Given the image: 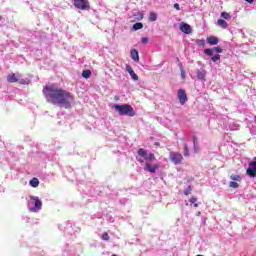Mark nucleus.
Instances as JSON below:
<instances>
[{"instance_id": "f257e3e1", "label": "nucleus", "mask_w": 256, "mask_h": 256, "mask_svg": "<svg viewBox=\"0 0 256 256\" xmlns=\"http://www.w3.org/2000/svg\"><path fill=\"white\" fill-rule=\"evenodd\" d=\"M43 95L48 103L63 107V109H71V103L75 101L73 94L53 84L46 85L43 88Z\"/></svg>"}, {"instance_id": "f03ea898", "label": "nucleus", "mask_w": 256, "mask_h": 256, "mask_svg": "<svg viewBox=\"0 0 256 256\" xmlns=\"http://www.w3.org/2000/svg\"><path fill=\"white\" fill-rule=\"evenodd\" d=\"M137 154L139 155V157H144L146 171H148L149 173H157V171H159L158 163L151 164L152 161H155L157 159L155 157V154H147V150L143 148L138 149Z\"/></svg>"}, {"instance_id": "7ed1b4c3", "label": "nucleus", "mask_w": 256, "mask_h": 256, "mask_svg": "<svg viewBox=\"0 0 256 256\" xmlns=\"http://www.w3.org/2000/svg\"><path fill=\"white\" fill-rule=\"evenodd\" d=\"M115 111L119 113V115H127L128 117H135V110L129 104H115L114 106Z\"/></svg>"}, {"instance_id": "20e7f679", "label": "nucleus", "mask_w": 256, "mask_h": 256, "mask_svg": "<svg viewBox=\"0 0 256 256\" xmlns=\"http://www.w3.org/2000/svg\"><path fill=\"white\" fill-rule=\"evenodd\" d=\"M73 5L76 9H80V11H88V9H91V6L89 5V0H72Z\"/></svg>"}, {"instance_id": "39448f33", "label": "nucleus", "mask_w": 256, "mask_h": 256, "mask_svg": "<svg viewBox=\"0 0 256 256\" xmlns=\"http://www.w3.org/2000/svg\"><path fill=\"white\" fill-rule=\"evenodd\" d=\"M169 157L174 165H181L183 163V155L179 152H170Z\"/></svg>"}, {"instance_id": "423d86ee", "label": "nucleus", "mask_w": 256, "mask_h": 256, "mask_svg": "<svg viewBox=\"0 0 256 256\" xmlns=\"http://www.w3.org/2000/svg\"><path fill=\"white\" fill-rule=\"evenodd\" d=\"M20 79L21 74L12 73L7 76L8 83H20V85H25V80Z\"/></svg>"}, {"instance_id": "0eeeda50", "label": "nucleus", "mask_w": 256, "mask_h": 256, "mask_svg": "<svg viewBox=\"0 0 256 256\" xmlns=\"http://www.w3.org/2000/svg\"><path fill=\"white\" fill-rule=\"evenodd\" d=\"M31 201L34 202V207L30 209V211L37 213V211H41V207H43V202L39 200L37 196H31Z\"/></svg>"}, {"instance_id": "6e6552de", "label": "nucleus", "mask_w": 256, "mask_h": 256, "mask_svg": "<svg viewBox=\"0 0 256 256\" xmlns=\"http://www.w3.org/2000/svg\"><path fill=\"white\" fill-rule=\"evenodd\" d=\"M247 175L249 177H256V158L252 162L249 163V167L246 170Z\"/></svg>"}, {"instance_id": "1a4fd4ad", "label": "nucleus", "mask_w": 256, "mask_h": 256, "mask_svg": "<svg viewBox=\"0 0 256 256\" xmlns=\"http://www.w3.org/2000/svg\"><path fill=\"white\" fill-rule=\"evenodd\" d=\"M223 51V48L221 47H214V48H207L204 50L205 55H208V57H213V53H221Z\"/></svg>"}, {"instance_id": "9d476101", "label": "nucleus", "mask_w": 256, "mask_h": 256, "mask_svg": "<svg viewBox=\"0 0 256 256\" xmlns=\"http://www.w3.org/2000/svg\"><path fill=\"white\" fill-rule=\"evenodd\" d=\"M178 99L181 105H185L187 103V92L183 89L178 90Z\"/></svg>"}, {"instance_id": "9b49d317", "label": "nucleus", "mask_w": 256, "mask_h": 256, "mask_svg": "<svg viewBox=\"0 0 256 256\" xmlns=\"http://www.w3.org/2000/svg\"><path fill=\"white\" fill-rule=\"evenodd\" d=\"M180 31H182V33H185L186 35H190V33H192V29H191V25L182 22L180 24Z\"/></svg>"}, {"instance_id": "f8f14e48", "label": "nucleus", "mask_w": 256, "mask_h": 256, "mask_svg": "<svg viewBox=\"0 0 256 256\" xmlns=\"http://www.w3.org/2000/svg\"><path fill=\"white\" fill-rule=\"evenodd\" d=\"M130 57L135 61V63H139V52L136 49L131 50Z\"/></svg>"}, {"instance_id": "ddd939ff", "label": "nucleus", "mask_w": 256, "mask_h": 256, "mask_svg": "<svg viewBox=\"0 0 256 256\" xmlns=\"http://www.w3.org/2000/svg\"><path fill=\"white\" fill-rule=\"evenodd\" d=\"M207 43L209 45H217V43H219V38H217L215 36H209V37H207Z\"/></svg>"}, {"instance_id": "4468645a", "label": "nucleus", "mask_w": 256, "mask_h": 256, "mask_svg": "<svg viewBox=\"0 0 256 256\" xmlns=\"http://www.w3.org/2000/svg\"><path fill=\"white\" fill-rule=\"evenodd\" d=\"M217 25H218V27H221V29H227L229 27V24L227 23V21H225L223 19H218Z\"/></svg>"}, {"instance_id": "2eb2a0df", "label": "nucleus", "mask_w": 256, "mask_h": 256, "mask_svg": "<svg viewBox=\"0 0 256 256\" xmlns=\"http://www.w3.org/2000/svg\"><path fill=\"white\" fill-rule=\"evenodd\" d=\"M205 77H206V73L205 70H198L197 71V79H199L200 81H205Z\"/></svg>"}, {"instance_id": "dca6fc26", "label": "nucleus", "mask_w": 256, "mask_h": 256, "mask_svg": "<svg viewBox=\"0 0 256 256\" xmlns=\"http://www.w3.org/2000/svg\"><path fill=\"white\" fill-rule=\"evenodd\" d=\"M220 17L222 19H226V21H231V14H229L228 12H222L220 14Z\"/></svg>"}, {"instance_id": "f3484780", "label": "nucleus", "mask_w": 256, "mask_h": 256, "mask_svg": "<svg viewBox=\"0 0 256 256\" xmlns=\"http://www.w3.org/2000/svg\"><path fill=\"white\" fill-rule=\"evenodd\" d=\"M30 185H31V187H39V179H37V178H33V179H31L30 180Z\"/></svg>"}, {"instance_id": "a211bd4d", "label": "nucleus", "mask_w": 256, "mask_h": 256, "mask_svg": "<svg viewBox=\"0 0 256 256\" xmlns=\"http://www.w3.org/2000/svg\"><path fill=\"white\" fill-rule=\"evenodd\" d=\"M134 31H139V29H143V23L137 22L133 25Z\"/></svg>"}, {"instance_id": "6ab92c4d", "label": "nucleus", "mask_w": 256, "mask_h": 256, "mask_svg": "<svg viewBox=\"0 0 256 256\" xmlns=\"http://www.w3.org/2000/svg\"><path fill=\"white\" fill-rule=\"evenodd\" d=\"M82 77H84V79H89V77H91V70H84L82 72Z\"/></svg>"}, {"instance_id": "aec40b11", "label": "nucleus", "mask_w": 256, "mask_h": 256, "mask_svg": "<svg viewBox=\"0 0 256 256\" xmlns=\"http://www.w3.org/2000/svg\"><path fill=\"white\" fill-rule=\"evenodd\" d=\"M191 154L189 153V146L187 143H184V157H189Z\"/></svg>"}, {"instance_id": "412c9836", "label": "nucleus", "mask_w": 256, "mask_h": 256, "mask_svg": "<svg viewBox=\"0 0 256 256\" xmlns=\"http://www.w3.org/2000/svg\"><path fill=\"white\" fill-rule=\"evenodd\" d=\"M149 21H157V13L155 12H151L150 15H149Z\"/></svg>"}, {"instance_id": "4be33fe9", "label": "nucleus", "mask_w": 256, "mask_h": 256, "mask_svg": "<svg viewBox=\"0 0 256 256\" xmlns=\"http://www.w3.org/2000/svg\"><path fill=\"white\" fill-rule=\"evenodd\" d=\"M230 179H231L232 181H241V175L232 174V175L230 176Z\"/></svg>"}, {"instance_id": "5701e85b", "label": "nucleus", "mask_w": 256, "mask_h": 256, "mask_svg": "<svg viewBox=\"0 0 256 256\" xmlns=\"http://www.w3.org/2000/svg\"><path fill=\"white\" fill-rule=\"evenodd\" d=\"M189 202L191 203V205H194L195 208L199 207V204H197V198L196 197L190 198Z\"/></svg>"}, {"instance_id": "b1692460", "label": "nucleus", "mask_w": 256, "mask_h": 256, "mask_svg": "<svg viewBox=\"0 0 256 256\" xmlns=\"http://www.w3.org/2000/svg\"><path fill=\"white\" fill-rule=\"evenodd\" d=\"M220 59H221V55L216 54V55H214V56L211 58V61H212L213 63H217V61H219Z\"/></svg>"}, {"instance_id": "393cba45", "label": "nucleus", "mask_w": 256, "mask_h": 256, "mask_svg": "<svg viewBox=\"0 0 256 256\" xmlns=\"http://www.w3.org/2000/svg\"><path fill=\"white\" fill-rule=\"evenodd\" d=\"M229 187H231L232 189H237L239 187V183H237L235 181H231L229 183Z\"/></svg>"}, {"instance_id": "a878e982", "label": "nucleus", "mask_w": 256, "mask_h": 256, "mask_svg": "<svg viewBox=\"0 0 256 256\" xmlns=\"http://www.w3.org/2000/svg\"><path fill=\"white\" fill-rule=\"evenodd\" d=\"M130 76L132 77L133 81H139V76L135 73V71H132Z\"/></svg>"}, {"instance_id": "bb28decb", "label": "nucleus", "mask_w": 256, "mask_h": 256, "mask_svg": "<svg viewBox=\"0 0 256 256\" xmlns=\"http://www.w3.org/2000/svg\"><path fill=\"white\" fill-rule=\"evenodd\" d=\"M102 239H103V241H109V239H110L109 233L104 232V233L102 234Z\"/></svg>"}, {"instance_id": "cd10ccee", "label": "nucleus", "mask_w": 256, "mask_h": 256, "mask_svg": "<svg viewBox=\"0 0 256 256\" xmlns=\"http://www.w3.org/2000/svg\"><path fill=\"white\" fill-rule=\"evenodd\" d=\"M192 188L191 186H188L187 189L184 191V195H191Z\"/></svg>"}, {"instance_id": "c85d7f7f", "label": "nucleus", "mask_w": 256, "mask_h": 256, "mask_svg": "<svg viewBox=\"0 0 256 256\" xmlns=\"http://www.w3.org/2000/svg\"><path fill=\"white\" fill-rule=\"evenodd\" d=\"M196 43H197V45H199L200 47L205 46V40H197Z\"/></svg>"}, {"instance_id": "c756f323", "label": "nucleus", "mask_w": 256, "mask_h": 256, "mask_svg": "<svg viewBox=\"0 0 256 256\" xmlns=\"http://www.w3.org/2000/svg\"><path fill=\"white\" fill-rule=\"evenodd\" d=\"M197 143H199V139L197 138V135H194V139H193L194 147H197Z\"/></svg>"}, {"instance_id": "7c9ffc66", "label": "nucleus", "mask_w": 256, "mask_h": 256, "mask_svg": "<svg viewBox=\"0 0 256 256\" xmlns=\"http://www.w3.org/2000/svg\"><path fill=\"white\" fill-rule=\"evenodd\" d=\"M126 71L129 73V75H131L133 68L129 65L126 66Z\"/></svg>"}, {"instance_id": "2f4dec72", "label": "nucleus", "mask_w": 256, "mask_h": 256, "mask_svg": "<svg viewBox=\"0 0 256 256\" xmlns=\"http://www.w3.org/2000/svg\"><path fill=\"white\" fill-rule=\"evenodd\" d=\"M174 9H176V11H181V7L179 6V3L174 4Z\"/></svg>"}, {"instance_id": "473e14b6", "label": "nucleus", "mask_w": 256, "mask_h": 256, "mask_svg": "<svg viewBox=\"0 0 256 256\" xmlns=\"http://www.w3.org/2000/svg\"><path fill=\"white\" fill-rule=\"evenodd\" d=\"M142 43H149V38L147 37L142 38Z\"/></svg>"}, {"instance_id": "72a5a7b5", "label": "nucleus", "mask_w": 256, "mask_h": 256, "mask_svg": "<svg viewBox=\"0 0 256 256\" xmlns=\"http://www.w3.org/2000/svg\"><path fill=\"white\" fill-rule=\"evenodd\" d=\"M181 77H182V79H185V70L184 69H181Z\"/></svg>"}, {"instance_id": "f704fd0d", "label": "nucleus", "mask_w": 256, "mask_h": 256, "mask_svg": "<svg viewBox=\"0 0 256 256\" xmlns=\"http://www.w3.org/2000/svg\"><path fill=\"white\" fill-rule=\"evenodd\" d=\"M247 3H253L255 0H245Z\"/></svg>"}, {"instance_id": "c9c22d12", "label": "nucleus", "mask_w": 256, "mask_h": 256, "mask_svg": "<svg viewBox=\"0 0 256 256\" xmlns=\"http://www.w3.org/2000/svg\"><path fill=\"white\" fill-rule=\"evenodd\" d=\"M138 161H139V163H145V160H143V159H139Z\"/></svg>"}, {"instance_id": "e433bc0d", "label": "nucleus", "mask_w": 256, "mask_h": 256, "mask_svg": "<svg viewBox=\"0 0 256 256\" xmlns=\"http://www.w3.org/2000/svg\"><path fill=\"white\" fill-rule=\"evenodd\" d=\"M155 145H159V143H155Z\"/></svg>"}]
</instances>
